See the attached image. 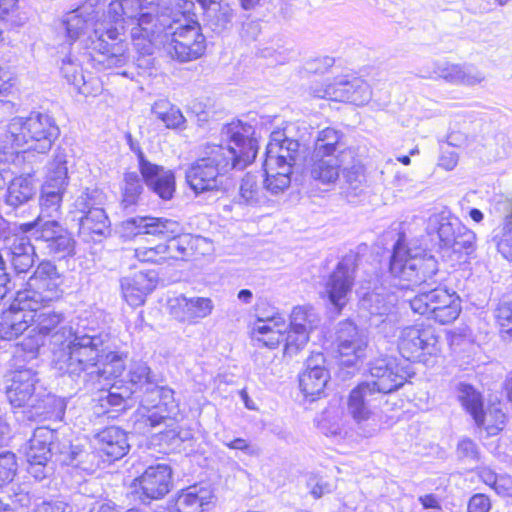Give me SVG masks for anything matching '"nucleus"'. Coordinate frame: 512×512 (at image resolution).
<instances>
[{
  "label": "nucleus",
  "instance_id": "nucleus-10",
  "mask_svg": "<svg viewBox=\"0 0 512 512\" xmlns=\"http://www.w3.org/2000/svg\"><path fill=\"white\" fill-rule=\"evenodd\" d=\"M437 234L439 248L450 260L458 264H465L476 257L477 237L467 227L446 221L440 223Z\"/></svg>",
  "mask_w": 512,
  "mask_h": 512
},
{
  "label": "nucleus",
  "instance_id": "nucleus-34",
  "mask_svg": "<svg viewBox=\"0 0 512 512\" xmlns=\"http://www.w3.org/2000/svg\"><path fill=\"white\" fill-rule=\"evenodd\" d=\"M34 195V185L32 180L23 175L15 176L8 184L5 202L14 208L19 207L29 201Z\"/></svg>",
  "mask_w": 512,
  "mask_h": 512
},
{
  "label": "nucleus",
  "instance_id": "nucleus-63",
  "mask_svg": "<svg viewBox=\"0 0 512 512\" xmlns=\"http://www.w3.org/2000/svg\"><path fill=\"white\" fill-rule=\"evenodd\" d=\"M237 297L241 302L248 304L251 302L253 294L249 289H241L238 292Z\"/></svg>",
  "mask_w": 512,
  "mask_h": 512
},
{
  "label": "nucleus",
  "instance_id": "nucleus-39",
  "mask_svg": "<svg viewBox=\"0 0 512 512\" xmlns=\"http://www.w3.org/2000/svg\"><path fill=\"white\" fill-rule=\"evenodd\" d=\"M479 480L493 489L499 496L512 498V477L506 474L498 475L489 467L477 471Z\"/></svg>",
  "mask_w": 512,
  "mask_h": 512
},
{
  "label": "nucleus",
  "instance_id": "nucleus-30",
  "mask_svg": "<svg viewBox=\"0 0 512 512\" xmlns=\"http://www.w3.org/2000/svg\"><path fill=\"white\" fill-rule=\"evenodd\" d=\"M144 181L140 173L126 170L120 185V204L124 208L136 206L144 193Z\"/></svg>",
  "mask_w": 512,
  "mask_h": 512
},
{
  "label": "nucleus",
  "instance_id": "nucleus-16",
  "mask_svg": "<svg viewBox=\"0 0 512 512\" xmlns=\"http://www.w3.org/2000/svg\"><path fill=\"white\" fill-rule=\"evenodd\" d=\"M100 193L86 189L79 197L80 212L83 216L79 219V234L93 239L102 236L109 227V219L105 210L101 207Z\"/></svg>",
  "mask_w": 512,
  "mask_h": 512
},
{
  "label": "nucleus",
  "instance_id": "nucleus-49",
  "mask_svg": "<svg viewBox=\"0 0 512 512\" xmlns=\"http://www.w3.org/2000/svg\"><path fill=\"white\" fill-rule=\"evenodd\" d=\"M497 322L500 326V332L512 337V307L503 305L498 308Z\"/></svg>",
  "mask_w": 512,
  "mask_h": 512
},
{
  "label": "nucleus",
  "instance_id": "nucleus-28",
  "mask_svg": "<svg viewBox=\"0 0 512 512\" xmlns=\"http://www.w3.org/2000/svg\"><path fill=\"white\" fill-rule=\"evenodd\" d=\"M126 353L117 351L104 352L101 350L97 365L90 374L106 380L120 376L125 370Z\"/></svg>",
  "mask_w": 512,
  "mask_h": 512
},
{
  "label": "nucleus",
  "instance_id": "nucleus-4",
  "mask_svg": "<svg viewBox=\"0 0 512 512\" xmlns=\"http://www.w3.org/2000/svg\"><path fill=\"white\" fill-rule=\"evenodd\" d=\"M314 329L312 307L296 305L287 320L278 311L266 316L257 313L248 328V337L259 348L281 349L284 356H293L304 350Z\"/></svg>",
  "mask_w": 512,
  "mask_h": 512
},
{
  "label": "nucleus",
  "instance_id": "nucleus-56",
  "mask_svg": "<svg viewBox=\"0 0 512 512\" xmlns=\"http://www.w3.org/2000/svg\"><path fill=\"white\" fill-rule=\"evenodd\" d=\"M418 501L423 509H433L439 511L442 508L440 499L432 493L419 496Z\"/></svg>",
  "mask_w": 512,
  "mask_h": 512
},
{
  "label": "nucleus",
  "instance_id": "nucleus-43",
  "mask_svg": "<svg viewBox=\"0 0 512 512\" xmlns=\"http://www.w3.org/2000/svg\"><path fill=\"white\" fill-rule=\"evenodd\" d=\"M20 94V81L18 76L9 68L0 66V104L9 102Z\"/></svg>",
  "mask_w": 512,
  "mask_h": 512
},
{
  "label": "nucleus",
  "instance_id": "nucleus-46",
  "mask_svg": "<svg viewBox=\"0 0 512 512\" xmlns=\"http://www.w3.org/2000/svg\"><path fill=\"white\" fill-rule=\"evenodd\" d=\"M349 155L353 160V163L350 167L342 170L343 177L345 181L349 184L359 182L365 175V166L362 161L359 159L358 154L355 149L352 147H347L340 151V155Z\"/></svg>",
  "mask_w": 512,
  "mask_h": 512
},
{
  "label": "nucleus",
  "instance_id": "nucleus-19",
  "mask_svg": "<svg viewBox=\"0 0 512 512\" xmlns=\"http://www.w3.org/2000/svg\"><path fill=\"white\" fill-rule=\"evenodd\" d=\"M159 7V0H111L108 6V13L111 23L106 26L101 37L111 41H121L125 34L124 16L136 10L152 9Z\"/></svg>",
  "mask_w": 512,
  "mask_h": 512
},
{
  "label": "nucleus",
  "instance_id": "nucleus-38",
  "mask_svg": "<svg viewBox=\"0 0 512 512\" xmlns=\"http://www.w3.org/2000/svg\"><path fill=\"white\" fill-rule=\"evenodd\" d=\"M343 134L332 127H326L319 131L314 143V156L332 157L342 142Z\"/></svg>",
  "mask_w": 512,
  "mask_h": 512
},
{
  "label": "nucleus",
  "instance_id": "nucleus-23",
  "mask_svg": "<svg viewBox=\"0 0 512 512\" xmlns=\"http://www.w3.org/2000/svg\"><path fill=\"white\" fill-rule=\"evenodd\" d=\"M37 240L47 243L49 252L62 258L74 253L75 241L69 231L56 218L41 221L37 229Z\"/></svg>",
  "mask_w": 512,
  "mask_h": 512
},
{
  "label": "nucleus",
  "instance_id": "nucleus-47",
  "mask_svg": "<svg viewBox=\"0 0 512 512\" xmlns=\"http://www.w3.org/2000/svg\"><path fill=\"white\" fill-rule=\"evenodd\" d=\"M496 247L504 259L512 261V213L504 220L502 233L496 242Z\"/></svg>",
  "mask_w": 512,
  "mask_h": 512
},
{
  "label": "nucleus",
  "instance_id": "nucleus-64",
  "mask_svg": "<svg viewBox=\"0 0 512 512\" xmlns=\"http://www.w3.org/2000/svg\"><path fill=\"white\" fill-rule=\"evenodd\" d=\"M469 215H470L471 219L476 223H480L484 218L483 213L477 208H472L469 211Z\"/></svg>",
  "mask_w": 512,
  "mask_h": 512
},
{
  "label": "nucleus",
  "instance_id": "nucleus-20",
  "mask_svg": "<svg viewBox=\"0 0 512 512\" xmlns=\"http://www.w3.org/2000/svg\"><path fill=\"white\" fill-rule=\"evenodd\" d=\"M213 302L208 297L188 298L179 295L168 301V313L177 322L188 325L197 324L212 313Z\"/></svg>",
  "mask_w": 512,
  "mask_h": 512
},
{
  "label": "nucleus",
  "instance_id": "nucleus-2",
  "mask_svg": "<svg viewBox=\"0 0 512 512\" xmlns=\"http://www.w3.org/2000/svg\"><path fill=\"white\" fill-rule=\"evenodd\" d=\"M222 133L226 144H207L204 156L186 172V181L196 194L218 191L223 175L246 168L257 156V142L251 136L252 127L248 123L233 119L223 126Z\"/></svg>",
  "mask_w": 512,
  "mask_h": 512
},
{
  "label": "nucleus",
  "instance_id": "nucleus-59",
  "mask_svg": "<svg viewBox=\"0 0 512 512\" xmlns=\"http://www.w3.org/2000/svg\"><path fill=\"white\" fill-rule=\"evenodd\" d=\"M43 220H45V218H40V214H38V216L33 221L20 224L17 227V231L21 235L25 236V234L30 232L31 230H33L35 228L38 229V227L40 226L41 221H43Z\"/></svg>",
  "mask_w": 512,
  "mask_h": 512
},
{
  "label": "nucleus",
  "instance_id": "nucleus-41",
  "mask_svg": "<svg viewBox=\"0 0 512 512\" xmlns=\"http://www.w3.org/2000/svg\"><path fill=\"white\" fill-rule=\"evenodd\" d=\"M342 79L345 82L344 90H346V93H352V98L347 99V103L362 105L369 100L371 89L364 79L354 75H346Z\"/></svg>",
  "mask_w": 512,
  "mask_h": 512
},
{
  "label": "nucleus",
  "instance_id": "nucleus-3",
  "mask_svg": "<svg viewBox=\"0 0 512 512\" xmlns=\"http://www.w3.org/2000/svg\"><path fill=\"white\" fill-rule=\"evenodd\" d=\"M130 223L139 234L164 238L165 241L153 245L134 248L133 257L142 265L174 269L191 261L197 255L199 237L182 232L179 222L155 216H140Z\"/></svg>",
  "mask_w": 512,
  "mask_h": 512
},
{
  "label": "nucleus",
  "instance_id": "nucleus-11",
  "mask_svg": "<svg viewBox=\"0 0 512 512\" xmlns=\"http://www.w3.org/2000/svg\"><path fill=\"white\" fill-rule=\"evenodd\" d=\"M357 256L346 255L336 264L324 283V297L340 313L346 306L355 283Z\"/></svg>",
  "mask_w": 512,
  "mask_h": 512
},
{
  "label": "nucleus",
  "instance_id": "nucleus-31",
  "mask_svg": "<svg viewBox=\"0 0 512 512\" xmlns=\"http://www.w3.org/2000/svg\"><path fill=\"white\" fill-rule=\"evenodd\" d=\"M264 184L272 193H278L289 187L292 169L287 164H278L268 159L264 160Z\"/></svg>",
  "mask_w": 512,
  "mask_h": 512
},
{
  "label": "nucleus",
  "instance_id": "nucleus-15",
  "mask_svg": "<svg viewBox=\"0 0 512 512\" xmlns=\"http://www.w3.org/2000/svg\"><path fill=\"white\" fill-rule=\"evenodd\" d=\"M68 184L66 170H55L46 177L38 199L40 218L51 219L61 215Z\"/></svg>",
  "mask_w": 512,
  "mask_h": 512
},
{
  "label": "nucleus",
  "instance_id": "nucleus-6",
  "mask_svg": "<svg viewBox=\"0 0 512 512\" xmlns=\"http://www.w3.org/2000/svg\"><path fill=\"white\" fill-rule=\"evenodd\" d=\"M408 303L414 315L438 326L452 325L463 311L458 292L440 283L431 288H421Z\"/></svg>",
  "mask_w": 512,
  "mask_h": 512
},
{
  "label": "nucleus",
  "instance_id": "nucleus-13",
  "mask_svg": "<svg viewBox=\"0 0 512 512\" xmlns=\"http://www.w3.org/2000/svg\"><path fill=\"white\" fill-rule=\"evenodd\" d=\"M130 146L136 155L138 171L145 185L161 200H171L176 192L175 172L151 162L139 146L134 147L132 143Z\"/></svg>",
  "mask_w": 512,
  "mask_h": 512
},
{
  "label": "nucleus",
  "instance_id": "nucleus-8",
  "mask_svg": "<svg viewBox=\"0 0 512 512\" xmlns=\"http://www.w3.org/2000/svg\"><path fill=\"white\" fill-rule=\"evenodd\" d=\"M8 129L12 145L23 153H47L60 134L55 121L41 113L14 118Z\"/></svg>",
  "mask_w": 512,
  "mask_h": 512
},
{
  "label": "nucleus",
  "instance_id": "nucleus-55",
  "mask_svg": "<svg viewBox=\"0 0 512 512\" xmlns=\"http://www.w3.org/2000/svg\"><path fill=\"white\" fill-rule=\"evenodd\" d=\"M33 246L27 236L15 235L14 243L11 246V252H26L32 254Z\"/></svg>",
  "mask_w": 512,
  "mask_h": 512
},
{
  "label": "nucleus",
  "instance_id": "nucleus-45",
  "mask_svg": "<svg viewBox=\"0 0 512 512\" xmlns=\"http://www.w3.org/2000/svg\"><path fill=\"white\" fill-rule=\"evenodd\" d=\"M203 499L190 489L182 490L175 500L176 512H203Z\"/></svg>",
  "mask_w": 512,
  "mask_h": 512
},
{
  "label": "nucleus",
  "instance_id": "nucleus-61",
  "mask_svg": "<svg viewBox=\"0 0 512 512\" xmlns=\"http://www.w3.org/2000/svg\"><path fill=\"white\" fill-rule=\"evenodd\" d=\"M89 512H117L114 504L108 502L95 503Z\"/></svg>",
  "mask_w": 512,
  "mask_h": 512
},
{
  "label": "nucleus",
  "instance_id": "nucleus-25",
  "mask_svg": "<svg viewBox=\"0 0 512 512\" xmlns=\"http://www.w3.org/2000/svg\"><path fill=\"white\" fill-rule=\"evenodd\" d=\"M52 434L50 431L39 428L37 429L29 440L28 447L25 453L26 460L31 472L34 470L35 478H43L44 475H39L38 468H44L52 457Z\"/></svg>",
  "mask_w": 512,
  "mask_h": 512
},
{
  "label": "nucleus",
  "instance_id": "nucleus-24",
  "mask_svg": "<svg viewBox=\"0 0 512 512\" xmlns=\"http://www.w3.org/2000/svg\"><path fill=\"white\" fill-rule=\"evenodd\" d=\"M100 352L96 337L87 335L76 337L68 345L67 365L76 373L91 371L97 365Z\"/></svg>",
  "mask_w": 512,
  "mask_h": 512
},
{
  "label": "nucleus",
  "instance_id": "nucleus-52",
  "mask_svg": "<svg viewBox=\"0 0 512 512\" xmlns=\"http://www.w3.org/2000/svg\"><path fill=\"white\" fill-rule=\"evenodd\" d=\"M259 194V187L257 183L249 178L243 179L240 185V197L246 203L257 201Z\"/></svg>",
  "mask_w": 512,
  "mask_h": 512
},
{
  "label": "nucleus",
  "instance_id": "nucleus-58",
  "mask_svg": "<svg viewBox=\"0 0 512 512\" xmlns=\"http://www.w3.org/2000/svg\"><path fill=\"white\" fill-rule=\"evenodd\" d=\"M226 446L232 450H241L252 453L250 443L244 438H234L230 442L226 443Z\"/></svg>",
  "mask_w": 512,
  "mask_h": 512
},
{
  "label": "nucleus",
  "instance_id": "nucleus-33",
  "mask_svg": "<svg viewBox=\"0 0 512 512\" xmlns=\"http://www.w3.org/2000/svg\"><path fill=\"white\" fill-rule=\"evenodd\" d=\"M132 398L131 392L117 381L110 386L106 396L99 398V406L103 414L124 412L130 408L129 400Z\"/></svg>",
  "mask_w": 512,
  "mask_h": 512
},
{
  "label": "nucleus",
  "instance_id": "nucleus-54",
  "mask_svg": "<svg viewBox=\"0 0 512 512\" xmlns=\"http://www.w3.org/2000/svg\"><path fill=\"white\" fill-rule=\"evenodd\" d=\"M18 10V0H0V19L6 20Z\"/></svg>",
  "mask_w": 512,
  "mask_h": 512
},
{
  "label": "nucleus",
  "instance_id": "nucleus-44",
  "mask_svg": "<svg viewBox=\"0 0 512 512\" xmlns=\"http://www.w3.org/2000/svg\"><path fill=\"white\" fill-rule=\"evenodd\" d=\"M154 113L158 120L168 129H177L183 126L185 118L181 111L169 103L157 104Z\"/></svg>",
  "mask_w": 512,
  "mask_h": 512
},
{
  "label": "nucleus",
  "instance_id": "nucleus-9",
  "mask_svg": "<svg viewBox=\"0 0 512 512\" xmlns=\"http://www.w3.org/2000/svg\"><path fill=\"white\" fill-rule=\"evenodd\" d=\"M436 270V261L433 258L411 255L401 240L394 244L389 272L401 289L421 286Z\"/></svg>",
  "mask_w": 512,
  "mask_h": 512
},
{
  "label": "nucleus",
  "instance_id": "nucleus-62",
  "mask_svg": "<svg viewBox=\"0 0 512 512\" xmlns=\"http://www.w3.org/2000/svg\"><path fill=\"white\" fill-rule=\"evenodd\" d=\"M326 491L327 489L325 484L317 483L312 487L310 493L315 499H318L322 497Z\"/></svg>",
  "mask_w": 512,
  "mask_h": 512
},
{
  "label": "nucleus",
  "instance_id": "nucleus-17",
  "mask_svg": "<svg viewBox=\"0 0 512 512\" xmlns=\"http://www.w3.org/2000/svg\"><path fill=\"white\" fill-rule=\"evenodd\" d=\"M164 26L157 14L141 12L131 29V41L140 55H151L160 44Z\"/></svg>",
  "mask_w": 512,
  "mask_h": 512
},
{
  "label": "nucleus",
  "instance_id": "nucleus-40",
  "mask_svg": "<svg viewBox=\"0 0 512 512\" xmlns=\"http://www.w3.org/2000/svg\"><path fill=\"white\" fill-rule=\"evenodd\" d=\"M364 346L357 333H353L350 337H343L342 335L338 337L337 351L342 362L347 366L356 363Z\"/></svg>",
  "mask_w": 512,
  "mask_h": 512
},
{
  "label": "nucleus",
  "instance_id": "nucleus-7",
  "mask_svg": "<svg viewBox=\"0 0 512 512\" xmlns=\"http://www.w3.org/2000/svg\"><path fill=\"white\" fill-rule=\"evenodd\" d=\"M396 348L406 361L433 366L442 356L443 343L435 327L420 322L400 328Z\"/></svg>",
  "mask_w": 512,
  "mask_h": 512
},
{
  "label": "nucleus",
  "instance_id": "nucleus-35",
  "mask_svg": "<svg viewBox=\"0 0 512 512\" xmlns=\"http://www.w3.org/2000/svg\"><path fill=\"white\" fill-rule=\"evenodd\" d=\"M341 173L338 156L320 157L314 156L311 164L312 177L323 184L335 183Z\"/></svg>",
  "mask_w": 512,
  "mask_h": 512
},
{
  "label": "nucleus",
  "instance_id": "nucleus-12",
  "mask_svg": "<svg viewBox=\"0 0 512 512\" xmlns=\"http://www.w3.org/2000/svg\"><path fill=\"white\" fill-rule=\"evenodd\" d=\"M173 484L172 469L167 464L148 466L129 484L131 493L141 501H154L164 498Z\"/></svg>",
  "mask_w": 512,
  "mask_h": 512
},
{
  "label": "nucleus",
  "instance_id": "nucleus-22",
  "mask_svg": "<svg viewBox=\"0 0 512 512\" xmlns=\"http://www.w3.org/2000/svg\"><path fill=\"white\" fill-rule=\"evenodd\" d=\"M95 452L107 463L123 458L129 451L127 433L117 426H107L95 435Z\"/></svg>",
  "mask_w": 512,
  "mask_h": 512
},
{
  "label": "nucleus",
  "instance_id": "nucleus-50",
  "mask_svg": "<svg viewBox=\"0 0 512 512\" xmlns=\"http://www.w3.org/2000/svg\"><path fill=\"white\" fill-rule=\"evenodd\" d=\"M11 265L17 273H25L33 266L31 253L11 252Z\"/></svg>",
  "mask_w": 512,
  "mask_h": 512
},
{
  "label": "nucleus",
  "instance_id": "nucleus-1",
  "mask_svg": "<svg viewBox=\"0 0 512 512\" xmlns=\"http://www.w3.org/2000/svg\"><path fill=\"white\" fill-rule=\"evenodd\" d=\"M63 297L62 277L50 261L38 264L23 289L16 292L9 307L0 313V339L14 340L32 328L16 345V357L33 360L39 355L44 338L56 332L64 316L43 309Z\"/></svg>",
  "mask_w": 512,
  "mask_h": 512
},
{
  "label": "nucleus",
  "instance_id": "nucleus-36",
  "mask_svg": "<svg viewBox=\"0 0 512 512\" xmlns=\"http://www.w3.org/2000/svg\"><path fill=\"white\" fill-rule=\"evenodd\" d=\"M472 419L488 436H495L503 430L506 414L501 408L496 407L494 404H489L480 411L479 417L474 416Z\"/></svg>",
  "mask_w": 512,
  "mask_h": 512
},
{
  "label": "nucleus",
  "instance_id": "nucleus-29",
  "mask_svg": "<svg viewBox=\"0 0 512 512\" xmlns=\"http://www.w3.org/2000/svg\"><path fill=\"white\" fill-rule=\"evenodd\" d=\"M134 396L135 394L152 391L155 383L151 369L145 363H133L127 374V379L119 381Z\"/></svg>",
  "mask_w": 512,
  "mask_h": 512
},
{
  "label": "nucleus",
  "instance_id": "nucleus-53",
  "mask_svg": "<svg viewBox=\"0 0 512 512\" xmlns=\"http://www.w3.org/2000/svg\"><path fill=\"white\" fill-rule=\"evenodd\" d=\"M458 451L463 457L476 458L479 454L477 444L469 438L463 439L459 442Z\"/></svg>",
  "mask_w": 512,
  "mask_h": 512
},
{
  "label": "nucleus",
  "instance_id": "nucleus-60",
  "mask_svg": "<svg viewBox=\"0 0 512 512\" xmlns=\"http://www.w3.org/2000/svg\"><path fill=\"white\" fill-rule=\"evenodd\" d=\"M164 421V417L157 414L152 413L146 416H143L142 422L146 427H156L160 425Z\"/></svg>",
  "mask_w": 512,
  "mask_h": 512
},
{
  "label": "nucleus",
  "instance_id": "nucleus-42",
  "mask_svg": "<svg viewBox=\"0 0 512 512\" xmlns=\"http://www.w3.org/2000/svg\"><path fill=\"white\" fill-rule=\"evenodd\" d=\"M345 82L342 77H337L333 82L326 86L313 88V96L319 99H326L335 102H347V99L352 98V93L347 94L344 90Z\"/></svg>",
  "mask_w": 512,
  "mask_h": 512
},
{
  "label": "nucleus",
  "instance_id": "nucleus-32",
  "mask_svg": "<svg viewBox=\"0 0 512 512\" xmlns=\"http://www.w3.org/2000/svg\"><path fill=\"white\" fill-rule=\"evenodd\" d=\"M299 155V142L295 139L284 138L279 142L269 143L265 159L278 164H287L292 168Z\"/></svg>",
  "mask_w": 512,
  "mask_h": 512
},
{
  "label": "nucleus",
  "instance_id": "nucleus-37",
  "mask_svg": "<svg viewBox=\"0 0 512 512\" xmlns=\"http://www.w3.org/2000/svg\"><path fill=\"white\" fill-rule=\"evenodd\" d=\"M457 399L463 410L473 418L479 417L485 402L482 393L470 383L461 382L457 386Z\"/></svg>",
  "mask_w": 512,
  "mask_h": 512
},
{
  "label": "nucleus",
  "instance_id": "nucleus-48",
  "mask_svg": "<svg viewBox=\"0 0 512 512\" xmlns=\"http://www.w3.org/2000/svg\"><path fill=\"white\" fill-rule=\"evenodd\" d=\"M18 464L16 455L12 452L0 454V486L13 481L17 474Z\"/></svg>",
  "mask_w": 512,
  "mask_h": 512
},
{
  "label": "nucleus",
  "instance_id": "nucleus-57",
  "mask_svg": "<svg viewBox=\"0 0 512 512\" xmlns=\"http://www.w3.org/2000/svg\"><path fill=\"white\" fill-rule=\"evenodd\" d=\"M334 60L330 57H323L313 60V72L314 73H324L329 68L332 67Z\"/></svg>",
  "mask_w": 512,
  "mask_h": 512
},
{
  "label": "nucleus",
  "instance_id": "nucleus-18",
  "mask_svg": "<svg viewBox=\"0 0 512 512\" xmlns=\"http://www.w3.org/2000/svg\"><path fill=\"white\" fill-rule=\"evenodd\" d=\"M381 403V396L369 381H361L354 386L347 396V411L357 424L371 420Z\"/></svg>",
  "mask_w": 512,
  "mask_h": 512
},
{
  "label": "nucleus",
  "instance_id": "nucleus-21",
  "mask_svg": "<svg viewBox=\"0 0 512 512\" xmlns=\"http://www.w3.org/2000/svg\"><path fill=\"white\" fill-rule=\"evenodd\" d=\"M159 278L152 270H142L120 280L121 295L131 307H140L145 304L147 296L156 288Z\"/></svg>",
  "mask_w": 512,
  "mask_h": 512
},
{
  "label": "nucleus",
  "instance_id": "nucleus-5",
  "mask_svg": "<svg viewBox=\"0 0 512 512\" xmlns=\"http://www.w3.org/2000/svg\"><path fill=\"white\" fill-rule=\"evenodd\" d=\"M166 40L167 51L179 62L194 61L205 55L207 39L198 20L195 4L191 0H177L170 7Z\"/></svg>",
  "mask_w": 512,
  "mask_h": 512
},
{
  "label": "nucleus",
  "instance_id": "nucleus-27",
  "mask_svg": "<svg viewBox=\"0 0 512 512\" xmlns=\"http://www.w3.org/2000/svg\"><path fill=\"white\" fill-rule=\"evenodd\" d=\"M329 378L324 366L307 367L299 376V387L304 397L314 401L324 396Z\"/></svg>",
  "mask_w": 512,
  "mask_h": 512
},
{
  "label": "nucleus",
  "instance_id": "nucleus-26",
  "mask_svg": "<svg viewBox=\"0 0 512 512\" xmlns=\"http://www.w3.org/2000/svg\"><path fill=\"white\" fill-rule=\"evenodd\" d=\"M35 382V372L31 369L15 371L6 391L11 405L20 408L28 403L34 394Z\"/></svg>",
  "mask_w": 512,
  "mask_h": 512
},
{
  "label": "nucleus",
  "instance_id": "nucleus-14",
  "mask_svg": "<svg viewBox=\"0 0 512 512\" xmlns=\"http://www.w3.org/2000/svg\"><path fill=\"white\" fill-rule=\"evenodd\" d=\"M369 374L378 395L393 393L402 388L409 379L406 368L396 359L378 358L369 366Z\"/></svg>",
  "mask_w": 512,
  "mask_h": 512
},
{
  "label": "nucleus",
  "instance_id": "nucleus-51",
  "mask_svg": "<svg viewBox=\"0 0 512 512\" xmlns=\"http://www.w3.org/2000/svg\"><path fill=\"white\" fill-rule=\"evenodd\" d=\"M490 498L484 493L472 495L467 504V512H489L491 510Z\"/></svg>",
  "mask_w": 512,
  "mask_h": 512
}]
</instances>
